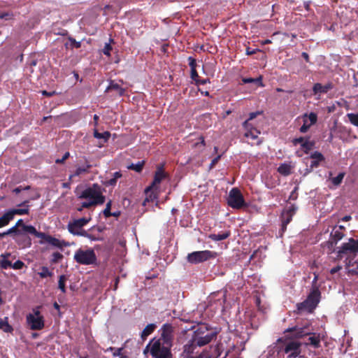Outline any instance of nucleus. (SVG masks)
Masks as SVG:
<instances>
[{"label": "nucleus", "mask_w": 358, "mask_h": 358, "mask_svg": "<svg viewBox=\"0 0 358 358\" xmlns=\"http://www.w3.org/2000/svg\"><path fill=\"white\" fill-rule=\"evenodd\" d=\"M104 189L97 183L86 187L81 191L76 192L78 199H85L82 202V207H92L102 205L106 201L103 194Z\"/></svg>", "instance_id": "f257e3e1"}, {"label": "nucleus", "mask_w": 358, "mask_h": 358, "mask_svg": "<svg viewBox=\"0 0 358 358\" xmlns=\"http://www.w3.org/2000/svg\"><path fill=\"white\" fill-rule=\"evenodd\" d=\"M216 337L215 331L208 329L206 326H201L194 333L193 343L198 347H202L210 343Z\"/></svg>", "instance_id": "f03ea898"}, {"label": "nucleus", "mask_w": 358, "mask_h": 358, "mask_svg": "<svg viewBox=\"0 0 358 358\" xmlns=\"http://www.w3.org/2000/svg\"><path fill=\"white\" fill-rule=\"evenodd\" d=\"M150 355L153 358H172L171 347L162 343L161 339L152 338Z\"/></svg>", "instance_id": "7ed1b4c3"}, {"label": "nucleus", "mask_w": 358, "mask_h": 358, "mask_svg": "<svg viewBox=\"0 0 358 358\" xmlns=\"http://www.w3.org/2000/svg\"><path fill=\"white\" fill-rule=\"evenodd\" d=\"M73 259L80 264L90 265L96 262V256L92 249H88L86 250L78 249L76 251Z\"/></svg>", "instance_id": "20e7f679"}, {"label": "nucleus", "mask_w": 358, "mask_h": 358, "mask_svg": "<svg viewBox=\"0 0 358 358\" xmlns=\"http://www.w3.org/2000/svg\"><path fill=\"white\" fill-rule=\"evenodd\" d=\"M320 292L317 288H314L310 293L308 298L302 303L297 305L299 311L307 310L311 311L320 301Z\"/></svg>", "instance_id": "39448f33"}, {"label": "nucleus", "mask_w": 358, "mask_h": 358, "mask_svg": "<svg viewBox=\"0 0 358 358\" xmlns=\"http://www.w3.org/2000/svg\"><path fill=\"white\" fill-rule=\"evenodd\" d=\"M217 257V253L210 250L196 251L188 254L187 257V262L191 264H199L214 259Z\"/></svg>", "instance_id": "423d86ee"}, {"label": "nucleus", "mask_w": 358, "mask_h": 358, "mask_svg": "<svg viewBox=\"0 0 358 358\" xmlns=\"http://www.w3.org/2000/svg\"><path fill=\"white\" fill-rule=\"evenodd\" d=\"M27 323L31 330H41L44 327V318L38 309H34L26 317Z\"/></svg>", "instance_id": "0eeeda50"}, {"label": "nucleus", "mask_w": 358, "mask_h": 358, "mask_svg": "<svg viewBox=\"0 0 358 358\" xmlns=\"http://www.w3.org/2000/svg\"><path fill=\"white\" fill-rule=\"evenodd\" d=\"M301 343L291 340L284 342L282 351L287 355V358H296L301 352Z\"/></svg>", "instance_id": "6e6552de"}, {"label": "nucleus", "mask_w": 358, "mask_h": 358, "mask_svg": "<svg viewBox=\"0 0 358 358\" xmlns=\"http://www.w3.org/2000/svg\"><path fill=\"white\" fill-rule=\"evenodd\" d=\"M228 205L235 209L241 208L245 206L243 196L238 188H232L227 197Z\"/></svg>", "instance_id": "1a4fd4ad"}, {"label": "nucleus", "mask_w": 358, "mask_h": 358, "mask_svg": "<svg viewBox=\"0 0 358 358\" xmlns=\"http://www.w3.org/2000/svg\"><path fill=\"white\" fill-rule=\"evenodd\" d=\"M90 220L91 217H83L69 222L67 225L68 230L73 235L78 234V231L82 230V228Z\"/></svg>", "instance_id": "9d476101"}, {"label": "nucleus", "mask_w": 358, "mask_h": 358, "mask_svg": "<svg viewBox=\"0 0 358 358\" xmlns=\"http://www.w3.org/2000/svg\"><path fill=\"white\" fill-rule=\"evenodd\" d=\"M161 337L159 339H161L162 343L167 345L169 346H171V342L173 339V327L170 324H164L161 329Z\"/></svg>", "instance_id": "9b49d317"}, {"label": "nucleus", "mask_w": 358, "mask_h": 358, "mask_svg": "<svg viewBox=\"0 0 358 358\" xmlns=\"http://www.w3.org/2000/svg\"><path fill=\"white\" fill-rule=\"evenodd\" d=\"M358 251V241H355L353 238H350L348 242L344 243L339 248L338 253L345 254L348 252H356Z\"/></svg>", "instance_id": "f8f14e48"}, {"label": "nucleus", "mask_w": 358, "mask_h": 358, "mask_svg": "<svg viewBox=\"0 0 358 358\" xmlns=\"http://www.w3.org/2000/svg\"><path fill=\"white\" fill-rule=\"evenodd\" d=\"M167 177V174L163 171L162 169H158L155 173L154 180L152 184L145 188V192L148 193L150 190L157 189V186Z\"/></svg>", "instance_id": "ddd939ff"}, {"label": "nucleus", "mask_w": 358, "mask_h": 358, "mask_svg": "<svg viewBox=\"0 0 358 358\" xmlns=\"http://www.w3.org/2000/svg\"><path fill=\"white\" fill-rule=\"evenodd\" d=\"M285 332H292V338H301L303 336L310 335V329L307 326L303 327H294L293 328H289L286 329Z\"/></svg>", "instance_id": "4468645a"}, {"label": "nucleus", "mask_w": 358, "mask_h": 358, "mask_svg": "<svg viewBox=\"0 0 358 358\" xmlns=\"http://www.w3.org/2000/svg\"><path fill=\"white\" fill-rule=\"evenodd\" d=\"M311 162L309 168L306 169L305 174L311 172L313 169L317 168L321 162L324 159V156L322 153L315 151L310 155Z\"/></svg>", "instance_id": "2eb2a0df"}, {"label": "nucleus", "mask_w": 358, "mask_h": 358, "mask_svg": "<svg viewBox=\"0 0 358 358\" xmlns=\"http://www.w3.org/2000/svg\"><path fill=\"white\" fill-rule=\"evenodd\" d=\"M296 208L294 206L290 207L289 209L285 210L282 213V230L284 231L286 229L287 225L292 220V217L295 213Z\"/></svg>", "instance_id": "dca6fc26"}, {"label": "nucleus", "mask_w": 358, "mask_h": 358, "mask_svg": "<svg viewBox=\"0 0 358 358\" xmlns=\"http://www.w3.org/2000/svg\"><path fill=\"white\" fill-rule=\"evenodd\" d=\"M43 239L48 243L49 244H50L51 245L55 247V248H63L64 247H67L69 245V243L63 241V240H59L58 238H56L55 237H52L50 235H48L46 234H45V237L43 238Z\"/></svg>", "instance_id": "f3484780"}, {"label": "nucleus", "mask_w": 358, "mask_h": 358, "mask_svg": "<svg viewBox=\"0 0 358 358\" xmlns=\"http://www.w3.org/2000/svg\"><path fill=\"white\" fill-rule=\"evenodd\" d=\"M19 206H24L23 208H13L8 210L10 213H11L13 218H14L15 215H27L29 213V200H25L22 203L18 205Z\"/></svg>", "instance_id": "a211bd4d"}, {"label": "nucleus", "mask_w": 358, "mask_h": 358, "mask_svg": "<svg viewBox=\"0 0 358 358\" xmlns=\"http://www.w3.org/2000/svg\"><path fill=\"white\" fill-rule=\"evenodd\" d=\"M308 336V342L305 343V345H311L315 348H318L320 346L321 342L320 335L310 331V334Z\"/></svg>", "instance_id": "6ab92c4d"}, {"label": "nucleus", "mask_w": 358, "mask_h": 358, "mask_svg": "<svg viewBox=\"0 0 358 358\" xmlns=\"http://www.w3.org/2000/svg\"><path fill=\"white\" fill-rule=\"evenodd\" d=\"M331 89H332V85L331 83L324 85L320 83H315L313 87V91L315 95L320 96L322 94L327 93Z\"/></svg>", "instance_id": "aec40b11"}, {"label": "nucleus", "mask_w": 358, "mask_h": 358, "mask_svg": "<svg viewBox=\"0 0 358 358\" xmlns=\"http://www.w3.org/2000/svg\"><path fill=\"white\" fill-rule=\"evenodd\" d=\"M10 256L11 254L9 252L1 254L0 255V267L1 268L8 269V268H11L12 263L8 259Z\"/></svg>", "instance_id": "412c9836"}, {"label": "nucleus", "mask_w": 358, "mask_h": 358, "mask_svg": "<svg viewBox=\"0 0 358 358\" xmlns=\"http://www.w3.org/2000/svg\"><path fill=\"white\" fill-rule=\"evenodd\" d=\"M91 168V165L86 164L83 166H78L76 168L75 172L69 176V180H71L73 177L79 176L82 174L89 172V169Z\"/></svg>", "instance_id": "4be33fe9"}, {"label": "nucleus", "mask_w": 358, "mask_h": 358, "mask_svg": "<svg viewBox=\"0 0 358 358\" xmlns=\"http://www.w3.org/2000/svg\"><path fill=\"white\" fill-rule=\"evenodd\" d=\"M23 230L29 234L34 235L37 238H42L45 237V233L43 232H38L36 231V228L33 227L32 225H23L22 226Z\"/></svg>", "instance_id": "5701e85b"}, {"label": "nucleus", "mask_w": 358, "mask_h": 358, "mask_svg": "<svg viewBox=\"0 0 358 358\" xmlns=\"http://www.w3.org/2000/svg\"><path fill=\"white\" fill-rule=\"evenodd\" d=\"M110 90L116 91L120 96H122L125 92V90L124 88L120 87L119 84L115 83L113 80L110 82L108 86L106 89V92H108Z\"/></svg>", "instance_id": "b1692460"}, {"label": "nucleus", "mask_w": 358, "mask_h": 358, "mask_svg": "<svg viewBox=\"0 0 358 358\" xmlns=\"http://www.w3.org/2000/svg\"><path fill=\"white\" fill-rule=\"evenodd\" d=\"M230 236V232L229 231H222L217 234H212L209 235V238L214 241H220L227 238Z\"/></svg>", "instance_id": "393cba45"}, {"label": "nucleus", "mask_w": 358, "mask_h": 358, "mask_svg": "<svg viewBox=\"0 0 358 358\" xmlns=\"http://www.w3.org/2000/svg\"><path fill=\"white\" fill-rule=\"evenodd\" d=\"M153 190L154 189L150 190L148 193H146L145 192V193L146 194V197L143 203V206H145L147 203L154 202V201L156 202V206L157 205V203H158L157 195Z\"/></svg>", "instance_id": "a878e982"}, {"label": "nucleus", "mask_w": 358, "mask_h": 358, "mask_svg": "<svg viewBox=\"0 0 358 358\" xmlns=\"http://www.w3.org/2000/svg\"><path fill=\"white\" fill-rule=\"evenodd\" d=\"M13 217L11 213H10L9 210H7L1 217H0V228H2L8 224V223L13 220Z\"/></svg>", "instance_id": "bb28decb"}, {"label": "nucleus", "mask_w": 358, "mask_h": 358, "mask_svg": "<svg viewBox=\"0 0 358 358\" xmlns=\"http://www.w3.org/2000/svg\"><path fill=\"white\" fill-rule=\"evenodd\" d=\"M247 131L245 133V136L251 140H256L258 138L260 132L254 128L249 129V126L248 127Z\"/></svg>", "instance_id": "cd10ccee"}, {"label": "nucleus", "mask_w": 358, "mask_h": 358, "mask_svg": "<svg viewBox=\"0 0 358 358\" xmlns=\"http://www.w3.org/2000/svg\"><path fill=\"white\" fill-rule=\"evenodd\" d=\"M0 329L6 333H10L13 331V327L8 324V317L0 318Z\"/></svg>", "instance_id": "c85d7f7f"}, {"label": "nucleus", "mask_w": 358, "mask_h": 358, "mask_svg": "<svg viewBox=\"0 0 358 358\" xmlns=\"http://www.w3.org/2000/svg\"><path fill=\"white\" fill-rule=\"evenodd\" d=\"M155 327L156 325L155 324H148L141 333V338L143 339H145L150 334H151L154 331Z\"/></svg>", "instance_id": "c756f323"}, {"label": "nucleus", "mask_w": 358, "mask_h": 358, "mask_svg": "<svg viewBox=\"0 0 358 358\" xmlns=\"http://www.w3.org/2000/svg\"><path fill=\"white\" fill-rule=\"evenodd\" d=\"M291 166L287 164H280L278 168V171L283 175V176H288L291 173Z\"/></svg>", "instance_id": "7c9ffc66"}, {"label": "nucleus", "mask_w": 358, "mask_h": 358, "mask_svg": "<svg viewBox=\"0 0 358 358\" xmlns=\"http://www.w3.org/2000/svg\"><path fill=\"white\" fill-rule=\"evenodd\" d=\"M94 136L98 139L102 138L104 140V142H106L109 139V138L110 136V134L109 131H104L103 133H99L97 131V129H94Z\"/></svg>", "instance_id": "2f4dec72"}, {"label": "nucleus", "mask_w": 358, "mask_h": 358, "mask_svg": "<svg viewBox=\"0 0 358 358\" xmlns=\"http://www.w3.org/2000/svg\"><path fill=\"white\" fill-rule=\"evenodd\" d=\"M243 82L244 83H255L257 84V85L260 86V87H264V84L262 83V76H259L257 78H243Z\"/></svg>", "instance_id": "473e14b6"}, {"label": "nucleus", "mask_w": 358, "mask_h": 358, "mask_svg": "<svg viewBox=\"0 0 358 358\" xmlns=\"http://www.w3.org/2000/svg\"><path fill=\"white\" fill-rule=\"evenodd\" d=\"M121 177L122 173L120 171H116L113 173V177L111 179L106 181L105 182V185L106 186H114L116 185L117 179Z\"/></svg>", "instance_id": "72a5a7b5"}, {"label": "nucleus", "mask_w": 358, "mask_h": 358, "mask_svg": "<svg viewBox=\"0 0 358 358\" xmlns=\"http://www.w3.org/2000/svg\"><path fill=\"white\" fill-rule=\"evenodd\" d=\"M197 347L196 344L193 343V338L191 341H189V343L184 345V353H186L187 355H190L192 353L194 350V348Z\"/></svg>", "instance_id": "f704fd0d"}, {"label": "nucleus", "mask_w": 358, "mask_h": 358, "mask_svg": "<svg viewBox=\"0 0 358 358\" xmlns=\"http://www.w3.org/2000/svg\"><path fill=\"white\" fill-rule=\"evenodd\" d=\"M144 165L143 161L138 162L136 164H131L127 166L129 169L134 170L136 172H141Z\"/></svg>", "instance_id": "c9c22d12"}, {"label": "nucleus", "mask_w": 358, "mask_h": 358, "mask_svg": "<svg viewBox=\"0 0 358 358\" xmlns=\"http://www.w3.org/2000/svg\"><path fill=\"white\" fill-rule=\"evenodd\" d=\"M314 142L310 141L308 138L306 139V141L301 144V148L303 149L306 153H308V151L313 149L314 147Z\"/></svg>", "instance_id": "e433bc0d"}, {"label": "nucleus", "mask_w": 358, "mask_h": 358, "mask_svg": "<svg viewBox=\"0 0 358 358\" xmlns=\"http://www.w3.org/2000/svg\"><path fill=\"white\" fill-rule=\"evenodd\" d=\"M38 274L42 278H47V277H51L53 275L52 272H51L48 269V268L46 267V266H43L41 268V271L40 272H38Z\"/></svg>", "instance_id": "4c0bfd02"}, {"label": "nucleus", "mask_w": 358, "mask_h": 358, "mask_svg": "<svg viewBox=\"0 0 358 358\" xmlns=\"http://www.w3.org/2000/svg\"><path fill=\"white\" fill-rule=\"evenodd\" d=\"M303 118L307 119L308 123L311 126L317 122V117L315 113H310L309 115L306 114Z\"/></svg>", "instance_id": "58836bf2"}, {"label": "nucleus", "mask_w": 358, "mask_h": 358, "mask_svg": "<svg viewBox=\"0 0 358 358\" xmlns=\"http://www.w3.org/2000/svg\"><path fill=\"white\" fill-rule=\"evenodd\" d=\"M347 117L352 124L358 127V113H348Z\"/></svg>", "instance_id": "ea45409f"}, {"label": "nucleus", "mask_w": 358, "mask_h": 358, "mask_svg": "<svg viewBox=\"0 0 358 358\" xmlns=\"http://www.w3.org/2000/svg\"><path fill=\"white\" fill-rule=\"evenodd\" d=\"M344 176V173H340L337 176L332 178L331 182L333 183V185L335 186L339 185L343 181Z\"/></svg>", "instance_id": "a19ab883"}, {"label": "nucleus", "mask_w": 358, "mask_h": 358, "mask_svg": "<svg viewBox=\"0 0 358 358\" xmlns=\"http://www.w3.org/2000/svg\"><path fill=\"white\" fill-rule=\"evenodd\" d=\"M65 281H66L65 275H60L59 278L58 287L63 293H64L66 292Z\"/></svg>", "instance_id": "79ce46f5"}, {"label": "nucleus", "mask_w": 358, "mask_h": 358, "mask_svg": "<svg viewBox=\"0 0 358 358\" xmlns=\"http://www.w3.org/2000/svg\"><path fill=\"white\" fill-rule=\"evenodd\" d=\"M112 206V201L110 200L107 202L105 209L103 210V214L105 217H110V209Z\"/></svg>", "instance_id": "37998d69"}, {"label": "nucleus", "mask_w": 358, "mask_h": 358, "mask_svg": "<svg viewBox=\"0 0 358 358\" xmlns=\"http://www.w3.org/2000/svg\"><path fill=\"white\" fill-rule=\"evenodd\" d=\"M262 113L261 112H255V113H251L250 114V117L248 118V120H245L244 122H243V127L245 128V129H248V127L249 126V123H248V121L249 120H251L252 119H254L255 117H257V115H259L261 114Z\"/></svg>", "instance_id": "c03bdc74"}, {"label": "nucleus", "mask_w": 358, "mask_h": 358, "mask_svg": "<svg viewBox=\"0 0 358 358\" xmlns=\"http://www.w3.org/2000/svg\"><path fill=\"white\" fill-rule=\"evenodd\" d=\"M24 266V264L23 262L20 260L16 261L14 264H12L11 268L15 270L22 269V267Z\"/></svg>", "instance_id": "a18cd8bd"}, {"label": "nucleus", "mask_w": 358, "mask_h": 358, "mask_svg": "<svg viewBox=\"0 0 358 358\" xmlns=\"http://www.w3.org/2000/svg\"><path fill=\"white\" fill-rule=\"evenodd\" d=\"M62 257H63V255L61 253L56 252L52 255L51 261L53 263H57L59 259H62Z\"/></svg>", "instance_id": "49530a36"}, {"label": "nucleus", "mask_w": 358, "mask_h": 358, "mask_svg": "<svg viewBox=\"0 0 358 358\" xmlns=\"http://www.w3.org/2000/svg\"><path fill=\"white\" fill-rule=\"evenodd\" d=\"M310 125L308 123L307 119H303V124L300 128V131L301 133H306L308 129L310 128Z\"/></svg>", "instance_id": "de8ad7c7"}, {"label": "nucleus", "mask_w": 358, "mask_h": 358, "mask_svg": "<svg viewBox=\"0 0 358 358\" xmlns=\"http://www.w3.org/2000/svg\"><path fill=\"white\" fill-rule=\"evenodd\" d=\"M112 47L110 43H106L103 49V53L105 55L110 56Z\"/></svg>", "instance_id": "09e8293b"}, {"label": "nucleus", "mask_w": 358, "mask_h": 358, "mask_svg": "<svg viewBox=\"0 0 358 358\" xmlns=\"http://www.w3.org/2000/svg\"><path fill=\"white\" fill-rule=\"evenodd\" d=\"M152 346V339L150 341L148 344L145 346V348L143 350V355L145 356H147L148 352L150 353V349H151Z\"/></svg>", "instance_id": "8fccbe9b"}, {"label": "nucleus", "mask_w": 358, "mask_h": 358, "mask_svg": "<svg viewBox=\"0 0 358 358\" xmlns=\"http://www.w3.org/2000/svg\"><path fill=\"white\" fill-rule=\"evenodd\" d=\"M70 154L69 152H66L64 153V155H63V157H62V159H57L55 160V162L57 164H61V163H63L66 159H67L69 157Z\"/></svg>", "instance_id": "3c124183"}, {"label": "nucleus", "mask_w": 358, "mask_h": 358, "mask_svg": "<svg viewBox=\"0 0 358 358\" xmlns=\"http://www.w3.org/2000/svg\"><path fill=\"white\" fill-rule=\"evenodd\" d=\"M189 65L191 68V71H192L193 69H196V60L190 57H189Z\"/></svg>", "instance_id": "603ef678"}, {"label": "nucleus", "mask_w": 358, "mask_h": 358, "mask_svg": "<svg viewBox=\"0 0 358 358\" xmlns=\"http://www.w3.org/2000/svg\"><path fill=\"white\" fill-rule=\"evenodd\" d=\"M191 78L192 80H194L195 81V83L199 78V76L196 69H193L192 71H191Z\"/></svg>", "instance_id": "864d4df0"}, {"label": "nucleus", "mask_w": 358, "mask_h": 358, "mask_svg": "<svg viewBox=\"0 0 358 358\" xmlns=\"http://www.w3.org/2000/svg\"><path fill=\"white\" fill-rule=\"evenodd\" d=\"M89 233L87 231H86L85 230H80L78 231V234H74L75 236H83V237H85V238H87L89 237Z\"/></svg>", "instance_id": "5fc2aeb1"}, {"label": "nucleus", "mask_w": 358, "mask_h": 358, "mask_svg": "<svg viewBox=\"0 0 358 358\" xmlns=\"http://www.w3.org/2000/svg\"><path fill=\"white\" fill-rule=\"evenodd\" d=\"M306 138H303V137L297 138L294 139L293 143L294 145H297V144L301 145L302 143H303V142L306 141Z\"/></svg>", "instance_id": "6e6d98bb"}, {"label": "nucleus", "mask_w": 358, "mask_h": 358, "mask_svg": "<svg viewBox=\"0 0 358 358\" xmlns=\"http://www.w3.org/2000/svg\"><path fill=\"white\" fill-rule=\"evenodd\" d=\"M11 15L9 13H0V19L8 20L11 17Z\"/></svg>", "instance_id": "4d7b16f0"}, {"label": "nucleus", "mask_w": 358, "mask_h": 358, "mask_svg": "<svg viewBox=\"0 0 358 358\" xmlns=\"http://www.w3.org/2000/svg\"><path fill=\"white\" fill-rule=\"evenodd\" d=\"M17 231V227L16 226H13L11 228L8 229L7 231H4V234L9 235L14 232Z\"/></svg>", "instance_id": "13d9d810"}, {"label": "nucleus", "mask_w": 358, "mask_h": 358, "mask_svg": "<svg viewBox=\"0 0 358 358\" xmlns=\"http://www.w3.org/2000/svg\"><path fill=\"white\" fill-rule=\"evenodd\" d=\"M123 348H117V349H115L114 350V352L113 354V357H119L122 354V351Z\"/></svg>", "instance_id": "bf43d9fd"}, {"label": "nucleus", "mask_w": 358, "mask_h": 358, "mask_svg": "<svg viewBox=\"0 0 358 358\" xmlns=\"http://www.w3.org/2000/svg\"><path fill=\"white\" fill-rule=\"evenodd\" d=\"M208 83H210V80L209 79H198V80H196V85H205Z\"/></svg>", "instance_id": "052dcab7"}, {"label": "nucleus", "mask_w": 358, "mask_h": 358, "mask_svg": "<svg viewBox=\"0 0 358 358\" xmlns=\"http://www.w3.org/2000/svg\"><path fill=\"white\" fill-rule=\"evenodd\" d=\"M341 268H342V267L341 266H335L330 270V273L331 274H334V273H337L338 271H339Z\"/></svg>", "instance_id": "680f3d73"}, {"label": "nucleus", "mask_w": 358, "mask_h": 358, "mask_svg": "<svg viewBox=\"0 0 358 358\" xmlns=\"http://www.w3.org/2000/svg\"><path fill=\"white\" fill-rule=\"evenodd\" d=\"M334 236L337 241H339L343 238V234L341 232L336 231L334 234Z\"/></svg>", "instance_id": "e2e57ef3"}, {"label": "nucleus", "mask_w": 358, "mask_h": 358, "mask_svg": "<svg viewBox=\"0 0 358 358\" xmlns=\"http://www.w3.org/2000/svg\"><path fill=\"white\" fill-rule=\"evenodd\" d=\"M220 158V156H217L215 158H214L212 162H211V164H210V167H213V166H215V164L218 162L219 159Z\"/></svg>", "instance_id": "0e129e2a"}, {"label": "nucleus", "mask_w": 358, "mask_h": 358, "mask_svg": "<svg viewBox=\"0 0 358 358\" xmlns=\"http://www.w3.org/2000/svg\"><path fill=\"white\" fill-rule=\"evenodd\" d=\"M41 196L40 194L38 193V192H36L31 198L30 199L31 200H36V199H39Z\"/></svg>", "instance_id": "69168bd1"}, {"label": "nucleus", "mask_w": 358, "mask_h": 358, "mask_svg": "<svg viewBox=\"0 0 358 358\" xmlns=\"http://www.w3.org/2000/svg\"><path fill=\"white\" fill-rule=\"evenodd\" d=\"M93 119H94V126L96 127L98 125V121H99V117L97 115H94L93 117Z\"/></svg>", "instance_id": "338daca9"}, {"label": "nucleus", "mask_w": 358, "mask_h": 358, "mask_svg": "<svg viewBox=\"0 0 358 358\" xmlns=\"http://www.w3.org/2000/svg\"><path fill=\"white\" fill-rule=\"evenodd\" d=\"M120 215V211H119V210H117V211L113 212V213H110V217L113 216V217H118Z\"/></svg>", "instance_id": "774afa93"}]
</instances>
